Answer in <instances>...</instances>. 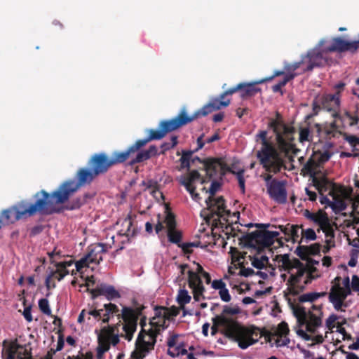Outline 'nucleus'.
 I'll use <instances>...</instances> for the list:
<instances>
[{"instance_id":"nucleus-1","label":"nucleus","mask_w":359,"mask_h":359,"mask_svg":"<svg viewBox=\"0 0 359 359\" xmlns=\"http://www.w3.org/2000/svg\"><path fill=\"white\" fill-rule=\"evenodd\" d=\"M269 127L272 128L276 135L278 147L271 140V137H267L266 130H261L256 135V140H260L262 144L260 149L257 151V158L262 168L269 172L262 175L266 182V186L273 180L270 173L277 174L283 169H287L283 153L286 154L289 151L294 140V135L295 133V128L285 124L280 118L279 114H277L276 119H272L270 121Z\"/></svg>"},{"instance_id":"nucleus-2","label":"nucleus","mask_w":359,"mask_h":359,"mask_svg":"<svg viewBox=\"0 0 359 359\" xmlns=\"http://www.w3.org/2000/svg\"><path fill=\"white\" fill-rule=\"evenodd\" d=\"M123 163L124 161L119 151H114L111 156L104 152L92 155L88 161V167L79 168L76 173L75 180H65L55 190L48 192L52 205L58 210L56 213L62 211L60 205L66 203L81 187L90 185L99 175L106 174L112 166Z\"/></svg>"},{"instance_id":"nucleus-3","label":"nucleus","mask_w":359,"mask_h":359,"mask_svg":"<svg viewBox=\"0 0 359 359\" xmlns=\"http://www.w3.org/2000/svg\"><path fill=\"white\" fill-rule=\"evenodd\" d=\"M34 198L36 199L34 203L22 201L18 204L4 210L2 212L4 221L6 224H13L21 219L34 216L37 212L43 215H50L58 211L52 205L46 191L42 189L36 192L34 195Z\"/></svg>"},{"instance_id":"nucleus-4","label":"nucleus","mask_w":359,"mask_h":359,"mask_svg":"<svg viewBox=\"0 0 359 359\" xmlns=\"http://www.w3.org/2000/svg\"><path fill=\"white\" fill-rule=\"evenodd\" d=\"M274 260L281 264L280 266L285 271H287L288 273H290L291 270L294 269L297 270L295 274L290 275L287 281V290L293 296L303 292L305 289V285L311 283L315 279L312 272L316 271V268L308 270L298 259L293 258L291 259L289 254L278 255Z\"/></svg>"},{"instance_id":"nucleus-5","label":"nucleus","mask_w":359,"mask_h":359,"mask_svg":"<svg viewBox=\"0 0 359 359\" xmlns=\"http://www.w3.org/2000/svg\"><path fill=\"white\" fill-rule=\"evenodd\" d=\"M189 121L187 118L182 115L170 119L164 120L160 122L158 130L150 129L149 136L144 139L137 140L133 144L130 146L126 150L120 151L119 154L126 162L129 158H132L137 151L144 147L148 142L151 140H158L163 138L168 133L174 131L180 127L187 125Z\"/></svg>"},{"instance_id":"nucleus-6","label":"nucleus","mask_w":359,"mask_h":359,"mask_svg":"<svg viewBox=\"0 0 359 359\" xmlns=\"http://www.w3.org/2000/svg\"><path fill=\"white\" fill-rule=\"evenodd\" d=\"M260 329L255 325L245 326L241 324L237 318L233 316L229 338L238 343L241 349H246L256 344L262 337Z\"/></svg>"},{"instance_id":"nucleus-7","label":"nucleus","mask_w":359,"mask_h":359,"mask_svg":"<svg viewBox=\"0 0 359 359\" xmlns=\"http://www.w3.org/2000/svg\"><path fill=\"white\" fill-rule=\"evenodd\" d=\"M222 184L217 181L213 180L209 189L210 196L205 201L207 208L203 210L205 219L207 221L212 220L217 224V221L222 219L224 221L227 222V217L230 215L231 212L226 210L225 205V200L223 196H219L214 198L213 196L220 188Z\"/></svg>"},{"instance_id":"nucleus-8","label":"nucleus","mask_w":359,"mask_h":359,"mask_svg":"<svg viewBox=\"0 0 359 359\" xmlns=\"http://www.w3.org/2000/svg\"><path fill=\"white\" fill-rule=\"evenodd\" d=\"M146 320L145 316L140 319L141 330L135 341V350L132 353V356L135 359H144L147 353L154 349L156 343L158 335L156 329L151 325L149 329H145Z\"/></svg>"},{"instance_id":"nucleus-9","label":"nucleus","mask_w":359,"mask_h":359,"mask_svg":"<svg viewBox=\"0 0 359 359\" xmlns=\"http://www.w3.org/2000/svg\"><path fill=\"white\" fill-rule=\"evenodd\" d=\"M255 226L258 228H263V230H256L249 233L243 236V240L245 245L250 248L262 250L265 248L270 247L274 243V239L279 236L278 231H270L265 229L270 226L269 224H252L250 223L248 226L251 227Z\"/></svg>"},{"instance_id":"nucleus-10","label":"nucleus","mask_w":359,"mask_h":359,"mask_svg":"<svg viewBox=\"0 0 359 359\" xmlns=\"http://www.w3.org/2000/svg\"><path fill=\"white\" fill-rule=\"evenodd\" d=\"M241 311V309L238 306L224 305L222 313L212 318L211 334L215 335L220 332L229 338V330L231 328L232 318L239 314Z\"/></svg>"},{"instance_id":"nucleus-11","label":"nucleus","mask_w":359,"mask_h":359,"mask_svg":"<svg viewBox=\"0 0 359 359\" xmlns=\"http://www.w3.org/2000/svg\"><path fill=\"white\" fill-rule=\"evenodd\" d=\"M312 309L317 311L318 315L313 313L312 311H306L304 307H300L295 310L294 314L297 318V321L300 325H306V330L311 333H315L316 329L321 326L323 314L321 307L313 305Z\"/></svg>"},{"instance_id":"nucleus-12","label":"nucleus","mask_w":359,"mask_h":359,"mask_svg":"<svg viewBox=\"0 0 359 359\" xmlns=\"http://www.w3.org/2000/svg\"><path fill=\"white\" fill-rule=\"evenodd\" d=\"M2 359H32V348L27 345H20L18 339H4L2 342Z\"/></svg>"},{"instance_id":"nucleus-13","label":"nucleus","mask_w":359,"mask_h":359,"mask_svg":"<svg viewBox=\"0 0 359 359\" xmlns=\"http://www.w3.org/2000/svg\"><path fill=\"white\" fill-rule=\"evenodd\" d=\"M203 167L206 172V177L211 180L219 178L222 180L226 172H230L229 167L224 158H206L203 161Z\"/></svg>"},{"instance_id":"nucleus-14","label":"nucleus","mask_w":359,"mask_h":359,"mask_svg":"<svg viewBox=\"0 0 359 359\" xmlns=\"http://www.w3.org/2000/svg\"><path fill=\"white\" fill-rule=\"evenodd\" d=\"M351 294V287H342L339 283H335L331 287L329 293V301L333 304L337 311H343L342 307L346 306L344 300Z\"/></svg>"},{"instance_id":"nucleus-15","label":"nucleus","mask_w":359,"mask_h":359,"mask_svg":"<svg viewBox=\"0 0 359 359\" xmlns=\"http://www.w3.org/2000/svg\"><path fill=\"white\" fill-rule=\"evenodd\" d=\"M171 315L168 314V308L164 306H156L154 316L150 319L149 325L154 327L156 333L158 336L167 328L165 325L167 320H170Z\"/></svg>"},{"instance_id":"nucleus-16","label":"nucleus","mask_w":359,"mask_h":359,"mask_svg":"<svg viewBox=\"0 0 359 359\" xmlns=\"http://www.w3.org/2000/svg\"><path fill=\"white\" fill-rule=\"evenodd\" d=\"M267 192L270 197L278 203L283 204L287 201L285 184L283 181L273 179L267 185Z\"/></svg>"},{"instance_id":"nucleus-17","label":"nucleus","mask_w":359,"mask_h":359,"mask_svg":"<svg viewBox=\"0 0 359 359\" xmlns=\"http://www.w3.org/2000/svg\"><path fill=\"white\" fill-rule=\"evenodd\" d=\"M118 325H119L118 323L116 325L102 328L101 332L97 337V356L98 358H101L103 354L110 348V337L114 333L115 329Z\"/></svg>"},{"instance_id":"nucleus-18","label":"nucleus","mask_w":359,"mask_h":359,"mask_svg":"<svg viewBox=\"0 0 359 359\" xmlns=\"http://www.w3.org/2000/svg\"><path fill=\"white\" fill-rule=\"evenodd\" d=\"M88 292L92 295V299H95L98 296L102 295L109 301L121 297V294L113 285L101 283L97 285L94 289H88Z\"/></svg>"},{"instance_id":"nucleus-19","label":"nucleus","mask_w":359,"mask_h":359,"mask_svg":"<svg viewBox=\"0 0 359 359\" xmlns=\"http://www.w3.org/2000/svg\"><path fill=\"white\" fill-rule=\"evenodd\" d=\"M305 59V67L302 68V72L312 71L316 67H320L323 65V54L317 50H310L306 55H302Z\"/></svg>"},{"instance_id":"nucleus-20","label":"nucleus","mask_w":359,"mask_h":359,"mask_svg":"<svg viewBox=\"0 0 359 359\" xmlns=\"http://www.w3.org/2000/svg\"><path fill=\"white\" fill-rule=\"evenodd\" d=\"M144 306L136 309L123 306L122 313L117 315L119 323L123 319L125 323L137 324L139 318L142 316V311Z\"/></svg>"},{"instance_id":"nucleus-21","label":"nucleus","mask_w":359,"mask_h":359,"mask_svg":"<svg viewBox=\"0 0 359 359\" xmlns=\"http://www.w3.org/2000/svg\"><path fill=\"white\" fill-rule=\"evenodd\" d=\"M106 252L107 249L104 244L96 243L88 248V253L86 255L90 262L97 265L102 261V255Z\"/></svg>"},{"instance_id":"nucleus-22","label":"nucleus","mask_w":359,"mask_h":359,"mask_svg":"<svg viewBox=\"0 0 359 359\" xmlns=\"http://www.w3.org/2000/svg\"><path fill=\"white\" fill-rule=\"evenodd\" d=\"M320 104L327 111H336L340 106V95L339 93L324 95L320 98Z\"/></svg>"},{"instance_id":"nucleus-23","label":"nucleus","mask_w":359,"mask_h":359,"mask_svg":"<svg viewBox=\"0 0 359 359\" xmlns=\"http://www.w3.org/2000/svg\"><path fill=\"white\" fill-rule=\"evenodd\" d=\"M135 158H131L129 164L133 165L137 163H142L155 156L158 154V148L155 145H151L148 149L143 151H138Z\"/></svg>"},{"instance_id":"nucleus-24","label":"nucleus","mask_w":359,"mask_h":359,"mask_svg":"<svg viewBox=\"0 0 359 359\" xmlns=\"http://www.w3.org/2000/svg\"><path fill=\"white\" fill-rule=\"evenodd\" d=\"M290 332L288 325L287 323L283 321L277 327L276 330L272 334L273 336H276L279 338H284L283 341L279 339L276 340V344L277 346H285L290 342V339L286 337L288 335Z\"/></svg>"},{"instance_id":"nucleus-25","label":"nucleus","mask_w":359,"mask_h":359,"mask_svg":"<svg viewBox=\"0 0 359 359\" xmlns=\"http://www.w3.org/2000/svg\"><path fill=\"white\" fill-rule=\"evenodd\" d=\"M259 83V81L252 83H240V85L242 86V88L240 89L241 97L246 99L255 96L261 91V88L257 86Z\"/></svg>"},{"instance_id":"nucleus-26","label":"nucleus","mask_w":359,"mask_h":359,"mask_svg":"<svg viewBox=\"0 0 359 359\" xmlns=\"http://www.w3.org/2000/svg\"><path fill=\"white\" fill-rule=\"evenodd\" d=\"M213 111H215V110L213 109H212V107H210V104L208 103V104H205V106H203V108H201V109H199L197 111H196L191 116H188L187 115V114L186 112V109L184 108H183L180 111V112L179 113L178 115H179V116H182V115L185 118L189 119V121L187 122V124H188V123L192 122L193 121H194L195 119H196L200 116H205L208 114H209L211 112H212Z\"/></svg>"},{"instance_id":"nucleus-27","label":"nucleus","mask_w":359,"mask_h":359,"mask_svg":"<svg viewBox=\"0 0 359 359\" xmlns=\"http://www.w3.org/2000/svg\"><path fill=\"white\" fill-rule=\"evenodd\" d=\"M67 274H69V271H63L61 269L56 268V269L55 271H52L46 278L45 284L46 287L48 290L55 287V283L54 281H52V280L57 279L58 281H60Z\"/></svg>"},{"instance_id":"nucleus-28","label":"nucleus","mask_w":359,"mask_h":359,"mask_svg":"<svg viewBox=\"0 0 359 359\" xmlns=\"http://www.w3.org/2000/svg\"><path fill=\"white\" fill-rule=\"evenodd\" d=\"M320 166L319 163L316 159V156H311L309 158L302 169V174L304 176L309 175L314 177L316 174V169Z\"/></svg>"},{"instance_id":"nucleus-29","label":"nucleus","mask_w":359,"mask_h":359,"mask_svg":"<svg viewBox=\"0 0 359 359\" xmlns=\"http://www.w3.org/2000/svg\"><path fill=\"white\" fill-rule=\"evenodd\" d=\"M104 309L105 313L103 314L102 322V323L107 324L109 322L111 316L116 315L117 316L119 312L118 306L112 303H108L104 304Z\"/></svg>"},{"instance_id":"nucleus-30","label":"nucleus","mask_w":359,"mask_h":359,"mask_svg":"<svg viewBox=\"0 0 359 359\" xmlns=\"http://www.w3.org/2000/svg\"><path fill=\"white\" fill-rule=\"evenodd\" d=\"M87 198L88 194L76 197L72 199L71 201H69L67 204H66L65 206V209L68 210L79 209L83 205L86 203Z\"/></svg>"},{"instance_id":"nucleus-31","label":"nucleus","mask_w":359,"mask_h":359,"mask_svg":"<svg viewBox=\"0 0 359 359\" xmlns=\"http://www.w3.org/2000/svg\"><path fill=\"white\" fill-rule=\"evenodd\" d=\"M326 294H327L326 292H309V293H306V294H303L300 295L298 297V301L300 303H304V302H313L318 298L325 297Z\"/></svg>"},{"instance_id":"nucleus-32","label":"nucleus","mask_w":359,"mask_h":359,"mask_svg":"<svg viewBox=\"0 0 359 359\" xmlns=\"http://www.w3.org/2000/svg\"><path fill=\"white\" fill-rule=\"evenodd\" d=\"M341 119L350 126H355L358 124L359 121L358 116L355 113L352 114L348 111H344V113L341 116Z\"/></svg>"},{"instance_id":"nucleus-33","label":"nucleus","mask_w":359,"mask_h":359,"mask_svg":"<svg viewBox=\"0 0 359 359\" xmlns=\"http://www.w3.org/2000/svg\"><path fill=\"white\" fill-rule=\"evenodd\" d=\"M230 173L236 176L241 193L244 194L245 193V180L244 178L245 170L240 169L239 170L236 171L231 168Z\"/></svg>"},{"instance_id":"nucleus-34","label":"nucleus","mask_w":359,"mask_h":359,"mask_svg":"<svg viewBox=\"0 0 359 359\" xmlns=\"http://www.w3.org/2000/svg\"><path fill=\"white\" fill-rule=\"evenodd\" d=\"M188 283L189 287H196L203 285L201 276L198 273H195L193 271H188Z\"/></svg>"},{"instance_id":"nucleus-35","label":"nucleus","mask_w":359,"mask_h":359,"mask_svg":"<svg viewBox=\"0 0 359 359\" xmlns=\"http://www.w3.org/2000/svg\"><path fill=\"white\" fill-rule=\"evenodd\" d=\"M250 259L252 265L257 269H262L269 264V257L266 255H262L260 258L253 257Z\"/></svg>"},{"instance_id":"nucleus-36","label":"nucleus","mask_w":359,"mask_h":359,"mask_svg":"<svg viewBox=\"0 0 359 359\" xmlns=\"http://www.w3.org/2000/svg\"><path fill=\"white\" fill-rule=\"evenodd\" d=\"M194 153V151H183L182 155L180 159V161L181 163V168H190V161H191V156L192 154Z\"/></svg>"},{"instance_id":"nucleus-37","label":"nucleus","mask_w":359,"mask_h":359,"mask_svg":"<svg viewBox=\"0 0 359 359\" xmlns=\"http://www.w3.org/2000/svg\"><path fill=\"white\" fill-rule=\"evenodd\" d=\"M301 66L305 67V59L303 60L302 57L301 61L296 62L292 64H286L284 67V69L286 72V74H296L294 72L301 67Z\"/></svg>"},{"instance_id":"nucleus-38","label":"nucleus","mask_w":359,"mask_h":359,"mask_svg":"<svg viewBox=\"0 0 359 359\" xmlns=\"http://www.w3.org/2000/svg\"><path fill=\"white\" fill-rule=\"evenodd\" d=\"M137 326V324L124 323L123 330L125 332V335L123 337L128 341H131L133 339V334L136 331Z\"/></svg>"},{"instance_id":"nucleus-39","label":"nucleus","mask_w":359,"mask_h":359,"mask_svg":"<svg viewBox=\"0 0 359 359\" xmlns=\"http://www.w3.org/2000/svg\"><path fill=\"white\" fill-rule=\"evenodd\" d=\"M230 99H227L226 100H220L217 98H214L209 102L210 107L215 111L219 110L222 107H226L230 104Z\"/></svg>"},{"instance_id":"nucleus-40","label":"nucleus","mask_w":359,"mask_h":359,"mask_svg":"<svg viewBox=\"0 0 359 359\" xmlns=\"http://www.w3.org/2000/svg\"><path fill=\"white\" fill-rule=\"evenodd\" d=\"M177 139L178 137L177 135H172L170 137V142H165L162 143L161 145V148L162 150L160 152V154H164L167 151L174 148L178 143Z\"/></svg>"},{"instance_id":"nucleus-41","label":"nucleus","mask_w":359,"mask_h":359,"mask_svg":"<svg viewBox=\"0 0 359 359\" xmlns=\"http://www.w3.org/2000/svg\"><path fill=\"white\" fill-rule=\"evenodd\" d=\"M191 296L185 289L180 290L177 296V302L181 306H184L191 301Z\"/></svg>"},{"instance_id":"nucleus-42","label":"nucleus","mask_w":359,"mask_h":359,"mask_svg":"<svg viewBox=\"0 0 359 359\" xmlns=\"http://www.w3.org/2000/svg\"><path fill=\"white\" fill-rule=\"evenodd\" d=\"M39 308L41 313L43 314L52 316V311L49 306L48 300L46 298H42L39 300Z\"/></svg>"},{"instance_id":"nucleus-43","label":"nucleus","mask_w":359,"mask_h":359,"mask_svg":"<svg viewBox=\"0 0 359 359\" xmlns=\"http://www.w3.org/2000/svg\"><path fill=\"white\" fill-rule=\"evenodd\" d=\"M168 237L170 242L175 244H180L182 233L176 229L168 231Z\"/></svg>"},{"instance_id":"nucleus-44","label":"nucleus","mask_w":359,"mask_h":359,"mask_svg":"<svg viewBox=\"0 0 359 359\" xmlns=\"http://www.w3.org/2000/svg\"><path fill=\"white\" fill-rule=\"evenodd\" d=\"M328 219L327 214L325 211L319 210L315 213L313 222L320 226Z\"/></svg>"},{"instance_id":"nucleus-45","label":"nucleus","mask_w":359,"mask_h":359,"mask_svg":"<svg viewBox=\"0 0 359 359\" xmlns=\"http://www.w3.org/2000/svg\"><path fill=\"white\" fill-rule=\"evenodd\" d=\"M290 229V237L286 238V241H292L295 243L299 237V226L298 225H291Z\"/></svg>"},{"instance_id":"nucleus-46","label":"nucleus","mask_w":359,"mask_h":359,"mask_svg":"<svg viewBox=\"0 0 359 359\" xmlns=\"http://www.w3.org/2000/svg\"><path fill=\"white\" fill-rule=\"evenodd\" d=\"M180 183L186 188L187 191H193V188L195 187L192 184L193 182L189 175L182 176L180 180Z\"/></svg>"},{"instance_id":"nucleus-47","label":"nucleus","mask_w":359,"mask_h":359,"mask_svg":"<svg viewBox=\"0 0 359 359\" xmlns=\"http://www.w3.org/2000/svg\"><path fill=\"white\" fill-rule=\"evenodd\" d=\"M193 290L194 299L196 302H199L201 298L204 299L203 292L205 291V287L203 285L191 287Z\"/></svg>"},{"instance_id":"nucleus-48","label":"nucleus","mask_w":359,"mask_h":359,"mask_svg":"<svg viewBox=\"0 0 359 359\" xmlns=\"http://www.w3.org/2000/svg\"><path fill=\"white\" fill-rule=\"evenodd\" d=\"M165 222L166 224V226L168 228V231L175 229L176 228V221L175 215L169 212L165 219Z\"/></svg>"},{"instance_id":"nucleus-49","label":"nucleus","mask_w":359,"mask_h":359,"mask_svg":"<svg viewBox=\"0 0 359 359\" xmlns=\"http://www.w3.org/2000/svg\"><path fill=\"white\" fill-rule=\"evenodd\" d=\"M299 140L300 142L310 141V130L309 128H300Z\"/></svg>"},{"instance_id":"nucleus-50","label":"nucleus","mask_w":359,"mask_h":359,"mask_svg":"<svg viewBox=\"0 0 359 359\" xmlns=\"http://www.w3.org/2000/svg\"><path fill=\"white\" fill-rule=\"evenodd\" d=\"M90 264L92 263L88 261V257L85 255L81 259L75 262L76 271L79 272L83 268L88 267Z\"/></svg>"},{"instance_id":"nucleus-51","label":"nucleus","mask_w":359,"mask_h":359,"mask_svg":"<svg viewBox=\"0 0 359 359\" xmlns=\"http://www.w3.org/2000/svg\"><path fill=\"white\" fill-rule=\"evenodd\" d=\"M318 154L316 153L315 156H316V159L320 165L328 161L332 156L331 153L328 151H325L323 153L320 152L318 156Z\"/></svg>"},{"instance_id":"nucleus-52","label":"nucleus","mask_w":359,"mask_h":359,"mask_svg":"<svg viewBox=\"0 0 359 359\" xmlns=\"http://www.w3.org/2000/svg\"><path fill=\"white\" fill-rule=\"evenodd\" d=\"M301 233L304 238L309 241H315L317 238L316 233L313 229L302 230Z\"/></svg>"},{"instance_id":"nucleus-53","label":"nucleus","mask_w":359,"mask_h":359,"mask_svg":"<svg viewBox=\"0 0 359 359\" xmlns=\"http://www.w3.org/2000/svg\"><path fill=\"white\" fill-rule=\"evenodd\" d=\"M337 130L335 123H332L329 126H325L323 128V131L327 137H334Z\"/></svg>"},{"instance_id":"nucleus-54","label":"nucleus","mask_w":359,"mask_h":359,"mask_svg":"<svg viewBox=\"0 0 359 359\" xmlns=\"http://www.w3.org/2000/svg\"><path fill=\"white\" fill-rule=\"evenodd\" d=\"M297 255L303 260H306L308 258L307 248L305 245H299L296 249Z\"/></svg>"},{"instance_id":"nucleus-55","label":"nucleus","mask_w":359,"mask_h":359,"mask_svg":"<svg viewBox=\"0 0 359 359\" xmlns=\"http://www.w3.org/2000/svg\"><path fill=\"white\" fill-rule=\"evenodd\" d=\"M102 311H103V309H93L87 311L88 315L89 316H93L97 321H99L100 320H102V317L101 313ZM88 319L90 320V317H88Z\"/></svg>"},{"instance_id":"nucleus-56","label":"nucleus","mask_w":359,"mask_h":359,"mask_svg":"<svg viewBox=\"0 0 359 359\" xmlns=\"http://www.w3.org/2000/svg\"><path fill=\"white\" fill-rule=\"evenodd\" d=\"M344 140L348 142L351 146L356 147L359 145V137L353 135H344Z\"/></svg>"},{"instance_id":"nucleus-57","label":"nucleus","mask_w":359,"mask_h":359,"mask_svg":"<svg viewBox=\"0 0 359 359\" xmlns=\"http://www.w3.org/2000/svg\"><path fill=\"white\" fill-rule=\"evenodd\" d=\"M309 255H316L320 252V245L318 243H314L309 246H306Z\"/></svg>"},{"instance_id":"nucleus-58","label":"nucleus","mask_w":359,"mask_h":359,"mask_svg":"<svg viewBox=\"0 0 359 359\" xmlns=\"http://www.w3.org/2000/svg\"><path fill=\"white\" fill-rule=\"evenodd\" d=\"M298 74H285L283 79L278 82L277 85L282 89L283 87H284L289 81L294 79Z\"/></svg>"},{"instance_id":"nucleus-59","label":"nucleus","mask_w":359,"mask_h":359,"mask_svg":"<svg viewBox=\"0 0 359 359\" xmlns=\"http://www.w3.org/2000/svg\"><path fill=\"white\" fill-rule=\"evenodd\" d=\"M74 263L72 259L69 261L60 262L55 263V266L56 268L61 269L63 271H69L67 267L72 266Z\"/></svg>"},{"instance_id":"nucleus-60","label":"nucleus","mask_w":359,"mask_h":359,"mask_svg":"<svg viewBox=\"0 0 359 359\" xmlns=\"http://www.w3.org/2000/svg\"><path fill=\"white\" fill-rule=\"evenodd\" d=\"M43 229L44 226L42 224L36 225L29 230V236L34 237L40 234Z\"/></svg>"},{"instance_id":"nucleus-61","label":"nucleus","mask_w":359,"mask_h":359,"mask_svg":"<svg viewBox=\"0 0 359 359\" xmlns=\"http://www.w3.org/2000/svg\"><path fill=\"white\" fill-rule=\"evenodd\" d=\"M219 294L223 302H229L231 301V295L229 292V290L226 288V287L223 290L219 291Z\"/></svg>"},{"instance_id":"nucleus-62","label":"nucleus","mask_w":359,"mask_h":359,"mask_svg":"<svg viewBox=\"0 0 359 359\" xmlns=\"http://www.w3.org/2000/svg\"><path fill=\"white\" fill-rule=\"evenodd\" d=\"M180 346L181 344L175 346L172 348H168V354L172 358L179 356L180 355V352L179 351L180 350Z\"/></svg>"},{"instance_id":"nucleus-63","label":"nucleus","mask_w":359,"mask_h":359,"mask_svg":"<svg viewBox=\"0 0 359 359\" xmlns=\"http://www.w3.org/2000/svg\"><path fill=\"white\" fill-rule=\"evenodd\" d=\"M212 287L215 290H222L226 287V284L222 280H215L212 283Z\"/></svg>"},{"instance_id":"nucleus-64","label":"nucleus","mask_w":359,"mask_h":359,"mask_svg":"<svg viewBox=\"0 0 359 359\" xmlns=\"http://www.w3.org/2000/svg\"><path fill=\"white\" fill-rule=\"evenodd\" d=\"M351 288L353 291L359 292V277L357 275L352 276Z\"/></svg>"}]
</instances>
